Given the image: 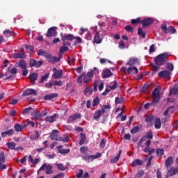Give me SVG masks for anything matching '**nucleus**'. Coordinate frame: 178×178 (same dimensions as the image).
Wrapping results in <instances>:
<instances>
[{
    "instance_id": "nucleus-1",
    "label": "nucleus",
    "mask_w": 178,
    "mask_h": 178,
    "mask_svg": "<svg viewBox=\"0 0 178 178\" xmlns=\"http://www.w3.org/2000/svg\"><path fill=\"white\" fill-rule=\"evenodd\" d=\"M99 70L95 67L92 70H90L87 73L82 72L80 76L76 79V83L78 84H81L83 83L82 79L83 78V83L86 84L87 83H90L92 80L95 74H99Z\"/></svg>"
},
{
    "instance_id": "nucleus-2",
    "label": "nucleus",
    "mask_w": 178,
    "mask_h": 178,
    "mask_svg": "<svg viewBox=\"0 0 178 178\" xmlns=\"http://www.w3.org/2000/svg\"><path fill=\"white\" fill-rule=\"evenodd\" d=\"M152 98L153 100L151 103L144 105L145 109H149V106H156L158 104L161 98V86H157L154 88V90L152 92Z\"/></svg>"
},
{
    "instance_id": "nucleus-3",
    "label": "nucleus",
    "mask_w": 178,
    "mask_h": 178,
    "mask_svg": "<svg viewBox=\"0 0 178 178\" xmlns=\"http://www.w3.org/2000/svg\"><path fill=\"white\" fill-rule=\"evenodd\" d=\"M51 140L55 141H62L63 143H69V136L66 134L62 136H59V131L58 129H54L51 131L49 136Z\"/></svg>"
},
{
    "instance_id": "nucleus-4",
    "label": "nucleus",
    "mask_w": 178,
    "mask_h": 178,
    "mask_svg": "<svg viewBox=\"0 0 178 178\" xmlns=\"http://www.w3.org/2000/svg\"><path fill=\"white\" fill-rule=\"evenodd\" d=\"M165 62H168V54L166 53L161 54L154 58V63L158 69H159L160 66L164 65Z\"/></svg>"
},
{
    "instance_id": "nucleus-5",
    "label": "nucleus",
    "mask_w": 178,
    "mask_h": 178,
    "mask_svg": "<svg viewBox=\"0 0 178 178\" xmlns=\"http://www.w3.org/2000/svg\"><path fill=\"white\" fill-rule=\"evenodd\" d=\"M102 156V154L97 152L96 155H82L81 158L86 162H90V161L92 162L94 159H98V158H101Z\"/></svg>"
},
{
    "instance_id": "nucleus-6",
    "label": "nucleus",
    "mask_w": 178,
    "mask_h": 178,
    "mask_svg": "<svg viewBox=\"0 0 178 178\" xmlns=\"http://www.w3.org/2000/svg\"><path fill=\"white\" fill-rule=\"evenodd\" d=\"M44 65V60H36L34 58H31L29 60L30 67H41Z\"/></svg>"
},
{
    "instance_id": "nucleus-7",
    "label": "nucleus",
    "mask_w": 178,
    "mask_h": 178,
    "mask_svg": "<svg viewBox=\"0 0 178 178\" xmlns=\"http://www.w3.org/2000/svg\"><path fill=\"white\" fill-rule=\"evenodd\" d=\"M104 35L105 31L97 32L94 39L95 44H101L104 40Z\"/></svg>"
},
{
    "instance_id": "nucleus-8",
    "label": "nucleus",
    "mask_w": 178,
    "mask_h": 178,
    "mask_svg": "<svg viewBox=\"0 0 178 178\" xmlns=\"http://www.w3.org/2000/svg\"><path fill=\"white\" fill-rule=\"evenodd\" d=\"M13 59H26L27 54L24 52V49H21V52L13 54Z\"/></svg>"
},
{
    "instance_id": "nucleus-9",
    "label": "nucleus",
    "mask_w": 178,
    "mask_h": 178,
    "mask_svg": "<svg viewBox=\"0 0 178 178\" xmlns=\"http://www.w3.org/2000/svg\"><path fill=\"white\" fill-rule=\"evenodd\" d=\"M52 165H47V163L42 164L40 167V170H45L46 175H52L54 173V170H52Z\"/></svg>"
},
{
    "instance_id": "nucleus-10",
    "label": "nucleus",
    "mask_w": 178,
    "mask_h": 178,
    "mask_svg": "<svg viewBox=\"0 0 178 178\" xmlns=\"http://www.w3.org/2000/svg\"><path fill=\"white\" fill-rule=\"evenodd\" d=\"M6 159L5 157V153L3 152H0V170H5L6 169L7 166L5 163Z\"/></svg>"
},
{
    "instance_id": "nucleus-11",
    "label": "nucleus",
    "mask_w": 178,
    "mask_h": 178,
    "mask_svg": "<svg viewBox=\"0 0 178 178\" xmlns=\"http://www.w3.org/2000/svg\"><path fill=\"white\" fill-rule=\"evenodd\" d=\"M62 41H73L74 36L72 34L60 33V34Z\"/></svg>"
},
{
    "instance_id": "nucleus-12",
    "label": "nucleus",
    "mask_w": 178,
    "mask_h": 178,
    "mask_svg": "<svg viewBox=\"0 0 178 178\" xmlns=\"http://www.w3.org/2000/svg\"><path fill=\"white\" fill-rule=\"evenodd\" d=\"M178 173V168L172 167L167 172L165 178H170L172 176H175V175H177Z\"/></svg>"
},
{
    "instance_id": "nucleus-13",
    "label": "nucleus",
    "mask_w": 178,
    "mask_h": 178,
    "mask_svg": "<svg viewBox=\"0 0 178 178\" xmlns=\"http://www.w3.org/2000/svg\"><path fill=\"white\" fill-rule=\"evenodd\" d=\"M154 23V19L152 18H145V19L141 20L140 24H142L143 27H148Z\"/></svg>"
},
{
    "instance_id": "nucleus-14",
    "label": "nucleus",
    "mask_w": 178,
    "mask_h": 178,
    "mask_svg": "<svg viewBox=\"0 0 178 178\" xmlns=\"http://www.w3.org/2000/svg\"><path fill=\"white\" fill-rule=\"evenodd\" d=\"M23 97H29V95H37V91L34 89L28 88L23 92Z\"/></svg>"
},
{
    "instance_id": "nucleus-15",
    "label": "nucleus",
    "mask_w": 178,
    "mask_h": 178,
    "mask_svg": "<svg viewBox=\"0 0 178 178\" xmlns=\"http://www.w3.org/2000/svg\"><path fill=\"white\" fill-rule=\"evenodd\" d=\"M170 74H172L170 71L163 70V71L159 72L158 76L159 77H161V79H169V77H170Z\"/></svg>"
},
{
    "instance_id": "nucleus-16",
    "label": "nucleus",
    "mask_w": 178,
    "mask_h": 178,
    "mask_svg": "<svg viewBox=\"0 0 178 178\" xmlns=\"http://www.w3.org/2000/svg\"><path fill=\"white\" fill-rule=\"evenodd\" d=\"M45 58L47 59L48 62H50V63H56V62H59V60H60V58L54 57V56L49 54H48Z\"/></svg>"
},
{
    "instance_id": "nucleus-17",
    "label": "nucleus",
    "mask_w": 178,
    "mask_h": 178,
    "mask_svg": "<svg viewBox=\"0 0 178 178\" xmlns=\"http://www.w3.org/2000/svg\"><path fill=\"white\" fill-rule=\"evenodd\" d=\"M104 111L101 109L96 110V111L93 114V120L98 122V120H99V118H101V116H102V115H104Z\"/></svg>"
},
{
    "instance_id": "nucleus-18",
    "label": "nucleus",
    "mask_w": 178,
    "mask_h": 178,
    "mask_svg": "<svg viewBox=\"0 0 178 178\" xmlns=\"http://www.w3.org/2000/svg\"><path fill=\"white\" fill-rule=\"evenodd\" d=\"M58 154H61V155H66L70 152V149H63V145H58L56 147Z\"/></svg>"
},
{
    "instance_id": "nucleus-19",
    "label": "nucleus",
    "mask_w": 178,
    "mask_h": 178,
    "mask_svg": "<svg viewBox=\"0 0 178 178\" xmlns=\"http://www.w3.org/2000/svg\"><path fill=\"white\" fill-rule=\"evenodd\" d=\"M113 73L109 69H104L103 70V73L102 74V79H108L112 76Z\"/></svg>"
},
{
    "instance_id": "nucleus-20",
    "label": "nucleus",
    "mask_w": 178,
    "mask_h": 178,
    "mask_svg": "<svg viewBox=\"0 0 178 178\" xmlns=\"http://www.w3.org/2000/svg\"><path fill=\"white\" fill-rule=\"evenodd\" d=\"M56 27H51L47 31V33L46 34V37H55L56 35Z\"/></svg>"
},
{
    "instance_id": "nucleus-21",
    "label": "nucleus",
    "mask_w": 178,
    "mask_h": 178,
    "mask_svg": "<svg viewBox=\"0 0 178 178\" xmlns=\"http://www.w3.org/2000/svg\"><path fill=\"white\" fill-rule=\"evenodd\" d=\"M80 118H81V113H75L69 117L67 122H68V123H73V122H74V120H76V119H80Z\"/></svg>"
},
{
    "instance_id": "nucleus-22",
    "label": "nucleus",
    "mask_w": 178,
    "mask_h": 178,
    "mask_svg": "<svg viewBox=\"0 0 178 178\" xmlns=\"http://www.w3.org/2000/svg\"><path fill=\"white\" fill-rule=\"evenodd\" d=\"M173 165V156H170L165 162V166L167 169H169V168H171V166Z\"/></svg>"
},
{
    "instance_id": "nucleus-23",
    "label": "nucleus",
    "mask_w": 178,
    "mask_h": 178,
    "mask_svg": "<svg viewBox=\"0 0 178 178\" xmlns=\"http://www.w3.org/2000/svg\"><path fill=\"white\" fill-rule=\"evenodd\" d=\"M139 63L138 58L132 57L129 58V60L127 63V65H129V66H134V65H138Z\"/></svg>"
},
{
    "instance_id": "nucleus-24",
    "label": "nucleus",
    "mask_w": 178,
    "mask_h": 178,
    "mask_svg": "<svg viewBox=\"0 0 178 178\" xmlns=\"http://www.w3.org/2000/svg\"><path fill=\"white\" fill-rule=\"evenodd\" d=\"M15 134V129H9L8 131H6L5 132H1V137H3V138H5V137H6V136H13Z\"/></svg>"
},
{
    "instance_id": "nucleus-25",
    "label": "nucleus",
    "mask_w": 178,
    "mask_h": 178,
    "mask_svg": "<svg viewBox=\"0 0 178 178\" xmlns=\"http://www.w3.org/2000/svg\"><path fill=\"white\" fill-rule=\"evenodd\" d=\"M56 97H58L57 93H51L49 95H46L44 97V101H51V99H54V98H56Z\"/></svg>"
},
{
    "instance_id": "nucleus-26",
    "label": "nucleus",
    "mask_w": 178,
    "mask_h": 178,
    "mask_svg": "<svg viewBox=\"0 0 178 178\" xmlns=\"http://www.w3.org/2000/svg\"><path fill=\"white\" fill-rule=\"evenodd\" d=\"M56 116H58V114L54 113L53 115H51L50 117H46L45 120L49 123H54V122L56 121Z\"/></svg>"
},
{
    "instance_id": "nucleus-27",
    "label": "nucleus",
    "mask_w": 178,
    "mask_h": 178,
    "mask_svg": "<svg viewBox=\"0 0 178 178\" xmlns=\"http://www.w3.org/2000/svg\"><path fill=\"white\" fill-rule=\"evenodd\" d=\"M120 155H122V149H120L118 154L115 157L111 159V163H118L120 158Z\"/></svg>"
},
{
    "instance_id": "nucleus-28",
    "label": "nucleus",
    "mask_w": 178,
    "mask_h": 178,
    "mask_svg": "<svg viewBox=\"0 0 178 178\" xmlns=\"http://www.w3.org/2000/svg\"><path fill=\"white\" fill-rule=\"evenodd\" d=\"M63 74V71L62 70H56L53 74L54 79H62V75Z\"/></svg>"
},
{
    "instance_id": "nucleus-29",
    "label": "nucleus",
    "mask_w": 178,
    "mask_h": 178,
    "mask_svg": "<svg viewBox=\"0 0 178 178\" xmlns=\"http://www.w3.org/2000/svg\"><path fill=\"white\" fill-rule=\"evenodd\" d=\"M18 66L21 67V69H27V63H26V60L21 59L18 62Z\"/></svg>"
},
{
    "instance_id": "nucleus-30",
    "label": "nucleus",
    "mask_w": 178,
    "mask_h": 178,
    "mask_svg": "<svg viewBox=\"0 0 178 178\" xmlns=\"http://www.w3.org/2000/svg\"><path fill=\"white\" fill-rule=\"evenodd\" d=\"M143 163H144V161L143 160L136 159L132 162L131 166L132 168H135V166H141L143 165Z\"/></svg>"
},
{
    "instance_id": "nucleus-31",
    "label": "nucleus",
    "mask_w": 178,
    "mask_h": 178,
    "mask_svg": "<svg viewBox=\"0 0 178 178\" xmlns=\"http://www.w3.org/2000/svg\"><path fill=\"white\" fill-rule=\"evenodd\" d=\"M133 71L134 72L135 74H138V69H137L136 67H129L127 70L128 74H131V73H133Z\"/></svg>"
},
{
    "instance_id": "nucleus-32",
    "label": "nucleus",
    "mask_w": 178,
    "mask_h": 178,
    "mask_svg": "<svg viewBox=\"0 0 178 178\" xmlns=\"http://www.w3.org/2000/svg\"><path fill=\"white\" fill-rule=\"evenodd\" d=\"M37 55H38V56H44V58H47V55H48V51L40 49L38 51Z\"/></svg>"
},
{
    "instance_id": "nucleus-33",
    "label": "nucleus",
    "mask_w": 178,
    "mask_h": 178,
    "mask_svg": "<svg viewBox=\"0 0 178 178\" xmlns=\"http://www.w3.org/2000/svg\"><path fill=\"white\" fill-rule=\"evenodd\" d=\"M80 138H81V140H79V145H83V144H84V143H86V140H87V137H86V134L81 133Z\"/></svg>"
},
{
    "instance_id": "nucleus-34",
    "label": "nucleus",
    "mask_w": 178,
    "mask_h": 178,
    "mask_svg": "<svg viewBox=\"0 0 178 178\" xmlns=\"http://www.w3.org/2000/svg\"><path fill=\"white\" fill-rule=\"evenodd\" d=\"M83 93L87 97H90L92 94V87H88L83 90Z\"/></svg>"
},
{
    "instance_id": "nucleus-35",
    "label": "nucleus",
    "mask_w": 178,
    "mask_h": 178,
    "mask_svg": "<svg viewBox=\"0 0 178 178\" xmlns=\"http://www.w3.org/2000/svg\"><path fill=\"white\" fill-rule=\"evenodd\" d=\"M38 77V74H37L36 73H31L29 74V79L31 83H34V81H36Z\"/></svg>"
},
{
    "instance_id": "nucleus-36",
    "label": "nucleus",
    "mask_w": 178,
    "mask_h": 178,
    "mask_svg": "<svg viewBox=\"0 0 178 178\" xmlns=\"http://www.w3.org/2000/svg\"><path fill=\"white\" fill-rule=\"evenodd\" d=\"M14 129H15V131L17 132L22 131V130H23V129H24V126H23L19 123H17L15 124Z\"/></svg>"
},
{
    "instance_id": "nucleus-37",
    "label": "nucleus",
    "mask_w": 178,
    "mask_h": 178,
    "mask_svg": "<svg viewBox=\"0 0 178 178\" xmlns=\"http://www.w3.org/2000/svg\"><path fill=\"white\" fill-rule=\"evenodd\" d=\"M173 94L174 95H178V85L175 86L170 90V95Z\"/></svg>"
},
{
    "instance_id": "nucleus-38",
    "label": "nucleus",
    "mask_w": 178,
    "mask_h": 178,
    "mask_svg": "<svg viewBox=\"0 0 178 178\" xmlns=\"http://www.w3.org/2000/svg\"><path fill=\"white\" fill-rule=\"evenodd\" d=\"M156 156H159V158H161V156H163V154H165V151L163 149L158 148L156 150Z\"/></svg>"
},
{
    "instance_id": "nucleus-39",
    "label": "nucleus",
    "mask_w": 178,
    "mask_h": 178,
    "mask_svg": "<svg viewBox=\"0 0 178 178\" xmlns=\"http://www.w3.org/2000/svg\"><path fill=\"white\" fill-rule=\"evenodd\" d=\"M144 175H145V172H144L143 170H139L136 174L135 178H141L144 176Z\"/></svg>"
},
{
    "instance_id": "nucleus-40",
    "label": "nucleus",
    "mask_w": 178,
    "mask_h": 178,
    "mask_svg": "<svg viewBox=\"0 0 178 178\" xmlns=\"http://www.w3.org/2000/svg\"><path fill=\"white\" fill-rule=\"evenodd\" d=\"M123 102H124V97H115V105H118L119 104H123Z\"/></svg>"
},
{
    "instance_id": "nucleus-41",
    "label": "nucleus",
    "mask_w": 178,
    "mask_h": 178,
    "mask_svg": "<svg viewBox=\"0 0 178 178\" xmlns=\"http://www.w3.org/2000/svg\"><path fill=\"white\" fill-rule=\"evenodd\" d=\"M40 137V132L38 131H35L31 136V140H37Z\"/></svg>"
},
{
    "instance_id": "nucleus-42",
    "label": "nucleus",
    "mask_w": 178,
    "mask_h": 178,
    "mask_svg": "<svg viewBox=\"0 0 178 178\" xmlns=\"http://www.w3.org/2000/svg\"><path fill=\"white\" fill-rule=\"evenodd\" d=\"M31 111H33V107L25 108L23 110V115H30V113H31Z\"/></svg>"
},
{
    "instance_id": "nucleus-43",
    "label": "nucleus",
    "mask_w": 178,
    "mask_h": 178,
    "mask_svg": "<svg viewBox=\"0 0 178 178\" xmlns=\"http://www.w3.org/2000/svg\"><path fill=\"white\" fill-rule=\"evenodd\" d=\"M161 119L156 118L154 123V127L155 129H161Z\"/></svg>"
},
{
    "instance_id": "nucleus-44",
    "label": "nucleus",
    "mask_w": 178,
    "mask_h": 178,
    "mask_svg": "<svg viewBox=\"0 0 178 178\" xmlns=\"http://www.w3.org/2000/svg\"><path fill=\"white\" fill-rule=\"evenodd\" d=\"M118 82L116 81H113V82L110 83V88L111 90H116L118 88Z\"/></svg>"
},
{
    "instance_id": "nucleus-45",
    "label": "nucleus",
    "mask_w": 178,
    "mask_h": 178,
    "mask_svg": "<svg viewBox=\"0 0 178 178\" xmlns=\"http://www.w3.org/2000/svg\"><path fill=\"white\" fill-rule=\"evenodd\" d=\"M48 77H49V74L47 73L46 74H44V76H42L39 81L40 83H44V81H47V80H48Z\"/></svg>"
},
{
    "instance_id": "nucleus-46",
    "label": "nucleus",
    "mask_w": 178,
    "mask_h": 178,
    "mask_svg": "<svg viewBox=\"0 0 178 178\" xmlns=\"http://www.w3.org/2000/svg\"><path fill=\"white\" fill-rule=\"evenodd\" d=\"M138 35L140 37H143V38H145V32L143 31L142 28L138 29Z\"/></svg>"
},
{
    "instance_id": "nucleus-47",
    "label": "nucleus",
    "mask_w": 178,
    "mask_h": 178,
    "mask_svg": "<svg viewBox=\"0 0 178 178\" xmlns=\"http://www.w3.org/2000/svg\"><path fill=\"white\" fill-rule=\"evenodd\" d=\"M87 151H88V147L86 146H82L81 147H80V152L83 155H86L87 154Z\"/></svg>"
},
{
    "instance_id": "nucleus-48",
    "label": "nucleus",
    "mask_w": 178,
    "mask_h": 178,
    "mask_svg": "<svg viewBox=\"0 0 178 178\" xmlns=\"http://www.w3.org/2000/svg\"><path fill=\"white\" fill-rule=\"evenodd\" d=\"M98 105H99V98H98V97H96V98L92 100V106L95 107L98 106Z\"/></svg>"
},
{
    "instance_id": "nucleus-49",
    "label": "nucleus",
    "mask_w": 178,
    "mask_h": 178,
    "mask_svg": "<svg viewBox=\"0 0 178 178\" xmlns=\"http://www.w3.org/2000/svg\"><path fill=\"white\" fill-rule=\"evenodd\" d=\"M161 31L164 34H169V29H168V26H166V24L161 25Z\"/></svg>"
},
{
    "instance_id": "nucleus-50",
    "label": "nucleus",
    "mask_w": 178,
    "mask_h": 178,
    "mask_svg": "<svg viewBox=\"0 0 178 178\" xmlns=\"http://www.w3.org/2000/svg\"><path fill=\"white\" fill-rule=\"evenodd\" d=\"M7 147L10 149H15V148L16 147V144L14 142L7 143Z\"/></svg>"
},
{
    "instance_id": "nucleus-51",
    "label": "nucleus",
    "mask_w": 178,
    "mask_h": 178,
    "mask_svg": "<svg viewBox=\"0 0 178 178\" xmlns=\"http://www.w3.org/2000/svg\"><path fill=\"white\" fill-rule=\"evenodd\" d=\"M153 119L154 116L152 115H147L145 118V122H147V123H152Z\"/></svg>"
},
{
    "instance_id": "nucleus-52",
    "label": "nucleus",
    "mask_w": 178,
    "mask_h": 178,
    "mask_svg": "<svg viewBox=\"0 0 178 178\" xmlns=\"http://www.w3.org/2000/svg\"><path fill=\"white\" fill-rule=\"evenodd\" d=\"M138 23H141V18L138 17L136 19H131V24H138Z\"/></svg>"
},
{
    "instance_id": "nucleus-53",
    "label": "nucleus",
    "mask_w": 178,
    "mask_h": 178,
    "mask_svg": "<svg viewBox=\"0 0 178 178\" xmlns=\"http://www.w3.org/2000/svg\"><path fill=\"white\" fill-rule=\"evenodd\" d=\"M138 130H140V126L137 125L131 130V134H136V133H138Z\"/></svg>"
},
{
    "instance_id": "nucleus-54",
    "label": "nucleus",
    "mask_w": 178,
    "mask_h": 178,
    "mask_svg": "<svg viewBox=\"0 0 178 178\" xmlns=\"http://www.w3.org/2000/svg\"><path fill=\"white\" fill-rule=\"evenodd\" d=\"M56 166H57V169H58V170H66V167H65L62 163L56 164Z\"/></svg>"
},
{
    "instance_id": "nucleus-55",
    "label": "nucleus",
    "mask_w": 178,
    "mask_h": 178,
    "mask_svg": "<svg viewBox=\"0 0 178 178\" xmlns=\"http://www.w3.org/2000/svg\"><path fill=\"white\" fill-rule=\"evenodd\" d=\"M145 136L148 140H152V138H154V134H152V131L147 132Z\"/></svg>"
},
{
    "instance_id": "nucleus-56",
    "label": "nucleus",
    "mask_w": 178,
    "mask_h": 178,
    "mask_svg": "<svg viewBox=\"0 0 178 178\" xmlns=\"http://www.w3.org/2000/svg\"><path fill=\"white\" fill-rule=\"evenodd\" d=\"M166 69L167 70H168V72H173V69H174V67H173V64L170 63H168L167 64V66H166Z\"/></svg>"
},
{
    "instance_id": "nucleus-57",
    "label": "nucleus",
    "mask_w": 178,
    "mask_h": 178,
    "mask_svg": "<svg viewBox=\"0 0 178 178\" xmlns=\"http://www.w3.org/2000/svg\"><path fill=\"white\" fill-rule=\"evenodd\" d=\"M25 49H27L28 51H30L31 52H34V46L33 45H24Z\"/></svg>"
},
{
    "instance_id": "nucleus-58",
    "label": "nucleus",
    "mask_w": 178,
    "mask_h": 178,
    "mask_svg": "<svg viewBox=\"0 0 178 178\" xmlns=\"http://www.w3.org/2000/svg\"><path fill=\"white\" fill-rule=\"evenodd\" d=\"M3 34H4V35L7 37V38H8V37H10V35H12L13 33L10 30H6L3 32Z\"/></svg>"
},
{
    "instance_id": "nucleus-59",
    "label": "nucleus",
    "mask_w": 178,
    "mask_h": 178,
    "mask_svg": "<svg viewBox=\"0 0 178 178\" xmlns=\"http://www.w3.org/2000/svg\"><path fill=\"white\" fill-rule=\"evenodd\" d=\"M124 30H126V31H127L128 33H133V26H130V25H127L124 26Z\"/></svg>"
},
{
    "instance_id": "nucleus-60",
    "label": "nucleus",
    "mask_w": 178,
    "mask_h": 178,
    "mask_svg": "<svg viewBox=\"0 0 178 178\" xmlns=\"http://www.w3.org/2000/svg\"><path fill=\"white\" fill-rule=\"evenodd\" d=\"M118 48H120V49H124V48H126V46L124 45V42L123 40H120L119 42Z\"/></svg>"
},
{
    "instance_id": "nucleus-61",
    "label": "nucleus",
    "mask_w": 178,
    "mask_h": 178,
    "mask_svg": "<svg viewBox=\"0 0 178 178\" xmlns=\"http://www.w3.org/2000/svg\"><path fill=\"white\" fill-rule=\"evenodd\" d=\"M69 51V47H60V53L65 54V52Z\"/></svg>"
},
{
    "instance_id": "nucleus-62",
    "label": "nucleus",
    "mask_w": 178,
    "mask_h": 178,
    "mask_svg": "<svg viewBox=\"0 0 178 178\" xmlns=\"http://www.w3.org/2000/svg\"><path fill=\"white\" fill-rule=\"evenodd\" d=\"M168 33H171V34H175V33H176V29L174 26H170L168 29Z\"/></svg>"
},
{
    "instance_id": "nucleus-63",
    "label": "nucleus",
    "mask_w": 178,
    "mask_h": 178,
    "mask_svg": "<svg viewBox=\"0 0 178 178\" xmlns=\"http://www.w3.org/2000/svg\"><path fill=\"white\" fill-rule=\"evenodd\" d=\"M105 109H111V105H103L101 111L105 113Z\"/></svg>"
},
{
    "instance_id": "nucleus-64",
    "label": "nucleus",
    "mask_w": 178,
    "mask_h": 178,
    "mask_svg": "<svg viewBox=\"0 0 178 178\" xmlns=\"http://www.w3.org/2000/svg\"><path fill=\"white\" fill-rule=\"evenodd\" d=\"M79 172L76 175L77 178L83 177V175L84 174V171L82 169H79Z\"/></svg>"
}]
</instances>
